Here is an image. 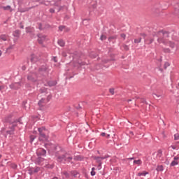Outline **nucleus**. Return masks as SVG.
<instances>
[{"instance_id": "ea45409f", "label": "nucleus", "mask_w": 179, "mask_h": 179, "mask_svg": "<svg viewBox=\"0 0 179 179\" xmlns=\"http://www.w3.org/2000/svg\"><path fill=\"white\" fill-rule=\"evenodd\" d=\"M34 139H36V137H34V136H31V142H33V141H34Z\"/></svg>"}, {"instance_id": "20e7f679", "label": "nucleus", "mask_w": 179, "mask_h": 179, "mask_svg": "<svg viewBox=\"0 0 179 179\" xmlns=\"http://www.w3.org/2000/svg\"><path fill=\"white\" fill-rule=\"evenodd\" d=\"M21 86L22 84L20 83H15L10 85V89H13V90H17V89H20Z\"/></svg>"}, {"instance_id": "423d86ee", "label": "nucleus", "mask_w": 179, "mask_h": 179, "mask_svg": "<svg viewBox=\"0 0 179 179\" xmlns=\"http://www.w3.org/2000/svg\"><path fill=\"white\" fill-rule=\"evenodd\" d=\"M62 9V6H59V5L56 4L55 6V9H53V8L50 9V13H54V12H55V10H57V12H59V10H61Z\"/></svg>"}, {"instance_id": "a19ab883", "label": "nucleus", "mask_w": 179, "mask_h": 179, "mask_svg": "<svg viewBox=\"0 0 179 179\" xmlns=\"http://www.w3.org/2000/svg\"><path fill=\"white\" fill-rule=\"evenodd\" d=\"M167 66H170V64H169V62L165 63V69L167 68Z\"/></svg>"}, {"instance_id": "864d4df0", "label": "nucleus", "mask_w": 179, "mask_h": 179, "mask_svg": "<svg viewBox=\"0 0 179 179\" xmlns=\"http://www.w3.org/2000/svg\"><path fill=\"white\" fill-rule=\"evenodd\" d=\"M96 159H100V157H96Z\"/></svg>"}, {"instance_id": "9d476101", "label": "nucleus", "mask_w": 179, "mask_h": 179, "mask_svg": "<svg viewBox=\"0 0 179 179\" xmlns=\"http://www.w3.org/2000/svg\"><path fill=\"white\" fill-rule=\"evenodd\" d=\"M47 103H48V101H47L46 99H42L39 101L38 106L39 107H44V106H45Z\"/></svg>"}, {"instance_id": "e433bc0d", "label": "nucleus", "mask_w": 179, "mask_h": 179, "mask_svg": "<svg viewBox=\"0 0 179 179\" xmlns=\"http://www.w3.org/2000/svg\"><path fill=\"white\" fill-rule=\"evenodd\" d=\"M91 176H96V171H91Z\"/></svg>"}, {"instance_id": "79ce46f5", "label": "nucleus", "mask_w": 179, "mask_h": 179, "mask_svg": "<svg viewBox=\"0 0 179 179\" xmlns=\"http://www.w3.org/2000/svg\"><path fill=\"white\" fill-rule=\"evenodd\" d=\"M52 60L54 61V62H58V61L57 60V57H53Z\"/></svg>"}, {"instance_id": "09e8293b", "label": "nucleus", "mask_w": 179, "mask_h": 179, "mask_svg": "<svg viewBox=\"0 0 179 179\" xmlns=\"http://www.w3.org/2000/svg\"><path fill=\"white\" fill-rule=\"evenodd\" d=\"M130 135H134V132L133 131H130Z\"/></svg>"}, {"instance_id": "cd10ccee", "label": "nucleus", "mask_w": 179, "mask_h": 179, "mask_svg": "<svg viewBox=\"0 0 179 179\" xmlns=\"http://www.w3.org/2000/svg\"><path fill=\"white\" fill-rule=\"evenodd\" d=\"M107 38V37L105 35H101L100 39L101 40V41L106 40Z\"/></svg>"}, {"instance_id": "f3484780", "label": "nucleus", "mask_w": 179, "mask_h": 179, "mask_svg": "<svg viewBox=\"0 0 179 179\" xmlns=\"http://www.w3.org/2000/svg\"><path fill=\"white\" fill-rule=\"evenodd\" d=\"M71 160H72V157H69L68 155H65V159L64 161L65 162H71Z\"/></svg>"}, {"instance_id": "7c9ffc66", "label": "nucleus", "mask_w": 179, "mask_h": 179, "mask_svg": "<svg viewBox=\"0 0 179 179\" xmlns=\"http://www.w3.org/2000/svg\"><path fill=\"white\" fill-rule=\"evenodd\" d=\"M109 92L110 93V94L113 95L114 94V88H110L109 90Z\"/></svg>"}, {"instance_id": "a878e982", "label": "nucleus", "mask_w": 179, "mask_h": 179, "mask_svg": "<svg viewBox=\"0 0 179 179\" xmlns=\"http://www.w3.org/2000/svg\"><path fill=\"white\" fill-rule=\"evenodd\" d=\"M157 171H163V166H158L157 167Z\"/></svg>"}, {"instance_id": "c9c22d12", "label": "nucleus", "mask_w": 179, "mask_h": 179, "mask_svg": "<svg viewBox=\"0 0 179 179\" xmlns=\"http://www.w3.org/2000/svg\"><path fill=\"white\" fill-rule=\"evenodd\" d=\"M13 47H14V45H10V46L7 48V50H13Z\"/></svg>"}, {"instance_id": "7ed1b4c3", "label": "nucleus", "mask_w": 179, "mask_h": 179, "mask_svg": "<svg viewBox=\"0 0 179 179\" xmlns=\"http://www.w3.org/2000/svg\"><path fill=\"white\" fill-rule=\"evenodd\" d=\"M27 80L29 82H37V75L36 73H29L27 76Z\"/></svg>"}, {"instance_id": "6e6d98bb", "label": "nucleus", "mask_w": 179, "mask_h": 179, "mask_svg": "<svg viewBox=\"0 0 179 179\" xmlns=\"http://www.w3.org/2000/svg\"><path fill=\"white\" fill-rule=\"evenodd\" d=\"M21 29H23V27H21Z\"/></svg>"}, {"instance_id": "bf43d9fd", "label": "nucleus", "mask_w": 179, "mask_h": 179, "mask_svg": "<svg viewBox=\"0 0 179 179\" xmlns=\"http://www.w3.org/2000/svg\"><path fill=\"white\" fill-rule=\"evenodd\" d=\"M128 101H131V100H129Z\"/></svg>"}, {"instance_id": "4be33fe9", "label": "nucleus", "mask_w": 179, "mask_h": 179, "mask_svg": "<svg viewBox=\"0 0 179 179\" xmlns=\"http://www.w3.org/2000/svg\"><path fill=\"white\" fill-rule=\"evenodd\" d=\"M49 86H55L57 85V81H50L48 83Z\"/></svg>"}, {"instance_id": "8fccbe9b", "label": "nucleus", "mask_w": 179, "mask_h": 179, "mask_svg": "<svg viewBox=\"0 0 179 179\" xmlns=\"http://www.w3.org/2000/svg\"><path fill=\"white\" fill-rule=\"evenodd\" d=\"M2 55V52L0 50V57Z\"/></svg>"}, {"instance_id": "4468645a", "label": "nucleus", "mask_w": 179, "mask_h": 179, "mask_svg": "<svg viewBox=\"0 0 179 179\" xmlns=\"http://www.w3.org/2000/svg\"><path fill=\"white\" fill-rule=\"evenodd\" d=\"M38 60V57H37V55H31V62H37Z\"/></svg>"}, {"instance_id": "72a5a7b5", "label": "nucleus", "mask_w": 179, "mask_h": 179, "mask_svg": "<svg viewBox=\"0 0 179 179\" xmlns=\"http://www.w3.org/2000/svg\"><path fill=\"white\" fill-rule=\"evenodd\" d=\"M64 29H65V27H64V26L59 27V30H60V31H62V30H64Z\"/></svg>"}, {"instance_id": "6ab92c4d", "label": "nucleus", "mask_w": 179, "mask_h": 179, "mask_svg": "<svg viewBox=\"0 0 179 179\" xmlns=\"http://www.w3.org/2000/svg\"><path fill=\"white\" fill-rule=\"evenodd\" d=\"M134 164H137V166H141V164H142V161L141 159L134 160Z\"/></svg>"}, {"instance_id": "13d9d810", "label": "nucleus", "mask_w": 179, "mask_h": 179, "mask_svg": "<svg viewBox=\"0 0 179 179\" xmlns=\"http://www.w3.org/2000/svg\"><path fill=\"white\" fill-rule=\"evenodd\" d=\"M15 167H17V166H16V165H15Z\"/></svg>"}, {"instance_id": "b1692460", "label": "nucleus", "mask_w": 179, "mask_h": 179, "mask_svg": "<svg viewBox=\"0 0 179 179\" xmlns=\"http://www.w3.org/2000/svg\"><path fill=\"white\" fill-rule=\"evenodd\" d=\"M163 51L164 52H166V53L171 52V50H170V48H163Z\"/></svg>"}, {"instance_id": "5fc2aeb1", "label": "nucleus", "mask_w": 179, "mask_h": 179, "mask_svg": "<svg viewBox=\"0 0 179 179\" xmlns=\"http://www.w3.org/2000/svg\"><path fill=\"white\" fill-rule=\"evenodd\" d=\"M101 166V164H99V166Z\"/></svg>"}, {"instance_id": "a18cd8bd", "label": "nucleus", "mask_w": 179, "mask_h": 179, "mask_svg": "<svg viewBox=\"0 0 179 179\" xmlns=\"http://www.w3.org/2000/svg\"><path fill=\"white\" fill-rule=\"evenodd\" d=\"M127 160H134V157H132V158H128Z\"/></svg>"}, {"instance_id": "dca6fc26", "label": "nucleus", "mask_w": 179, "mask_h": 179, "mask_svg": "<svg viewBox=\"0 0 179 179\" xmlns=\"http://www.w3.org/2000/svg\"><path fill=\"white\" fill-rule=\"evenodd\" d=\"M146 174H149V173H148V172H146V171H143V172H141V173H138V174H137V176H138V177H141V176H143V177H145V176H146Z\"/></svg>"}, {"instance_id": "c85d7f7f", "label": "nucleus", "mask_w": 179, "mask_h": 179, "mask_svg": "<svg viewBox=\"0 0 179 179\" xmlns=\"http://www.w3.org/2000/svg\"><path fill=\"white\" fill-rule=\"evenodd\" d=\"M174 139H175V141H178V139H179L178 134H176L174 135Z\"/></svg>"}, {"instance_id": "2f4dec72", "label": "nucleus", "mask_w": 179, "mask_h": 179, "mask_svg": "<svg viewBox=\"0 0 179 179\" xmlns=\"http://www.w3.org/2000/svg\"><path fill=\"white\" fill-rule=\"evenodd\" d=\"M171 148H172L173 150L178 149V146H177V145H173L171 146Z\"/></svg>"}, {"instance_id": "393cba45", "label": "nucleus", "mask_w": 179, "mask_h": 179, "mask_svg": "<svg viewBox=\"0 0 179 179\" xmlns=\"http://www.w3.org/2000/svg\"><path fill=\"white\" fill-rule=\"evenodd\" d=\"M45 148H47L48 149H52V148H54V145H50V144H45Z\"/></svg>"}, {"instance_id": "a211bd4d", "label": "nucleus", "mask_w": 179, "mask_h": 179, "mask_svg": "<svg viewBox=\"0 0 179 179\" xmlns=\"http://www.w3.org/2000/svg\"><path fill=\"white\" fill-rule=\"evenodd\" d=\"M0 40H3V41H6L8 40V36H6V35H1L0 36Z\"/></svg>"}, {"instance_id": "c756f323", "label": "nucleus", "mask_w": 179, "mask_h": 179, "mask_svg": "<svg viewBox=\"0 0 179 179\" xmlns=\"http://www.w3.org/2000/svg\"><path fill=\"white\" fill-rule=\"evenodd\" d=\"M142 38H139L138 39H135L134 40V43H141Z\"/></svg>"}, {"instance_id": "603ef678", "label": "nucleus", "mask_w": 179, "mask_h": 179, "mask_svg": "<svg viewBox=\"0 0 179 179\" xmlns=\"http://www.w3.org/2000/svg\"><path fill=\"white\" fill-rule=\"evenodd\" d=\"M178 89H179V83H178Z\"/></svg>"}, {"instance_id": "aec40b11", "label": "nucleus", "mask_w": 179, "mask_h": 179, "mask_svg": "<svg viewBox=\"0 0 179 179\" xmlns=\"http://www.w3.org/2000/svg\"><path fill=\"white\" fill-rule=\"evenodd\" d=\"M58 44L60 45V47H64V45H65V42L60 39L58 41Z\"/></svg>"}, {"instance_id": "0eeeda50", "label": "nucleus", "mask_w": 179, "mask_h": 179, "mask_svg": "<svg viewBox=\"0 0 179 179\" xmlns=\"http://www.w3.org/2000/svg\"><path fill=\"white\" fill-rule=\"evenodd\" d=\"M36 153H37L38 156H44L45 155V153H47V151H45V150H44L43 148H38L36 150Z\"/></svg>"}, {"instance_id": "2eb2a0df", "label": "nucleus", "mask_w": 179, "mask_h": 179, "mask_svg": "<svg viewBox=\"0 0 179 179\" xmlns=\"http://www.w3.org/2000/svg\"><path fill=\"white\" fill-rule=\"evenodd\" d=\"M1 9H3V10H10V12H12V8L10 6H2Z\"/></svg>"}, {"instance_id": "473e14b6", "label": "nucleus", "mask_w": 179, "mask_h": 179, "mask_svg": "<svg viewBox=\"0 0 179 179\" xmlns=\"http://www.w3.org/2000/svg\"><path fill=\"white\" fill-rule=\"evenodd\" d=\"M63 174H64V176H65V177L66 178H68V177H69V173H68V172H64L63 173Z\"/></svg>"}, {"instance_id": "f03ea898", "label": "nucleus", "mask_w": 179, "mask_h": 179, "mask_svg": "<svg viewBox=\"0 0 179 179\" xmlns=\"http://www.w3.org/2000/svg\"><path fill=\"white\" fill-rule=\"evenodd\" d=\"M38 131L39 132V141L42 142H45L47 139H48V137L45 136V132H47V130L45 129V127H41L38 129Z\"/></svg>"}, {"instance_id": "f257e3e1", "label": "nucleus", "mask_w": 179, "mask_h": 179, "mask_svg": "<svg viewBox=\"0 0 179 179\" xmlns=\"http://www.w3.org/2000/svg\"><path fill=\"white\" fill-rule=\"evenodd\" d=\"M158 43H162L164 45H168L171 48L176 47V43L171 41H169V32L160 31L159 33V38L157 39Z\"/></svg>"}, {"instance_id": "1a4fd4ad", "label": "nucleus", "mask_w": 179, "mask_h": 179, "mask_svg": "<svg viewBox=\"0 0 179 179\" xmlns=\"http://www.w3.org/2000/svg\"><path fill=\"white\" fill-rule=\"evenodd\" d=\"M38 41L39 44H43L44 41H45V36L44 35H38Z\"/></svg>"}, {"instance_id": "58836bf2", "label": "nucleus", "mask_w": 179, "mask_h": 179, "mask_svg": "<svg viewBox=\"0 0 179 179\" xmlns=\"http://www.w3.org/2000/svg\"><path fill=\"white\" fill-rule=\"evenodd\" d=\"M120 36H121L122 38H124V40H125V37H126L125 34H122Z\"/></svg>"}, {"instance_id": "de8ad7c7", "label": "nucleus", "mask_w": 179, "mask_h": 179, "mask_svg": "<svg viewBox=\"0 0 179 179\" xmlns=\"http://www.w3.org/2000/svg\"><path fill=\"white\" fill-rule=\"evenodd\" d=\"M95 170H96L95 168H92V171H94Z\"/></svg>"}, {"instance_id": "bb28decb", "label": "nucleus", "mask_w": 179, "mask_h": 179, "mask_svg": "<svg viewBox=\"0 0 179 179\" xmlns=\"http://www.w3.org/2000/svg\"><path fill=\"white\" fill-rule=\"evenodd\" d=\"M16 125H17V121L10 124V127H12L13 128H14V127H16Z\"/></svg>"}, {"instance_id": "f8f14e48", "label": "nucleus", "mask_w": 179, "mask_h": 179, "mask_svg": "<svg viewBox=\"0 0 179 179\" xmlns=\"http://www.w3.org/2000/svg\"><path fill=\"white\" fill-rule=\"evenodd\" d=\"M156 155V159H160L162 156H163V152L162 150H158L156 153L154 154V155Z\"/></svg>"}, {"instance_id": "f704fd0d", "label": "nucleus", "mask_w": 179, "mask_h": 179, "mask_svg": "<svg viewBox=\"0 0 179 179\" xmlns=\"http://www.w3.org/2000/svg\"><path fill=\"white\" fill-rule=\"evenodd\" d=\"M147 42L148 44H152V43H153V39H150L149 42H148V41H145Z\"/></svg>"}, {"instance_id": "4d7b16f0", "label": "nucleus", "mask_w": 179, "mask_h": 179, "mask_svg": "<svg viewBox=\"0 0 179 179\" xmlns=\"http://www.w3.org/2000/svg\"><path fill=\"white\" fill-rule=\"evenodd\" d=\"M101 159H104V157H102V158H101Z\"/></svg>"}, {"instance_id": "39448f33", "label": "nucleus", "mask_w": 179, "mask_h": 179, "mask_svg": "<svg viewBox=\"0 0 179 179\" xmlns=\"http://www.w3.org/2000/svg\"><path fill=\"white\" fill-rule=\"evenodd\" d=\"M38 171H40V168L38 167H35V168L29 167L28 169V173L30 175L34 174V173H38Z\"/></svg>"}, {"instance_id": "6e6552de", "label": "nucleus", "mask_w": 179, "mask_h": 179, "mask_svg": "<svg viewBox=\"0 0 179 179\" xmlns=\"http://www.w3.org/2000/svg\"><path fill=\"white\" fill-rule=\"evenodd\" d=\"M178 163H179V155H178L173 158V161L171 163V166L172 167H174V166H177V164H178Z\"/></svg>"}, {"instance_id": "3c124183", "label": "nucleus", "mask_w": 179, "mask_h": 179, "mask_svg": "<svg viewBox=\"0 0 179 179\" xmlns=\"http://www.w3.org/2000/svg\"><path fill=\"white\" fill-rule=\"evenodd\" d=\"M106 137L110 138V134H108Z\"/></svg>"}, {"instance_id": "ddd939ff", "label": "nucleus", "mask_w": 179, "mask_h": 179, "mask_svg": "<svg viewBox=\"0 0 179 179\" xmlns=\"http://www.w3.org/2000/svg\"><path fill=\"white\" fill-rule=\"evenodd\" d=\"M57 162H64L65 160V155H57Z\"/></svg>"}, {"instance_id": "5701e85b", "label": "nucleus", "mask_w": 179, "mask_h": 179, "mask_svg": "<svg viewBox=\"0 0 179 179\" xmlns=\"http://www.w3.org/2000/svg\"><path fill=\"white\" fill-rule=\"evenodd\" d=\"M26 31H27V33H33L34 29H31V28H30V27H27V28L26 29Z\"/></svg>"}, {"instance_id": "9b49d317", "label": "nucleus", "mask_w": 179, "mask_h": 179, "mask_svg": "<svg viewBox=\"0 0 179 179\" xmlns=\"http://www.w3.org/2000/svg\"><path fill=\"white\" fill-rule=\"evenodd\" d=\"M43 162H44V159L41 158V157H38L35 163L36 164H39L43 166Z\"/></svg>"}, {"instance_id": "49530a36", "label": "nucleus", "mask_w": 179, "mask_h": 179, "mask_svg": "<svg viewBox=\"0 0 179 179\" xmlns=\"http://www.w3.org/2000/svg\"><path fill=\"white\" fill-rule=\"evenodd\" d=\"M154 96H157V97H160L159 95H157V94H154Z\"/></svg>"}, {"instance_id": "4c0bfd02", "label": "nucleus", "mask_w": 179, "mask_h": 179, "mask_svg": "<svg viewBox=\"0 0 179 179\" xmlns=\"http://www.w3.org/2000/svg\"><path fill=\"white\" fill-rule=\"evenodd\" d=\"M5 89V85H0V91L3 90Z\"/></svg>"}, {"instance_id": "37998d69", "label": "nucleus", "mask_w": 179, "mask_h": 179, "mask_svg": "<svg viewBox=\"0 0 179 179\" xmlns=\"http://www.w3.org/2000/svg\"><path fill=\"white\" fill-rule=\"evenodd\" d=\"M101 136H106V133H101Z\"/></svg>"}, {"instance_id": "412c9836", "label": "nucleus", "mask_w": 179, "mask_h": 179, "mask_svg": "<svg viewBox=\"0 0 179 179\" xmlns=\"http://www.w3.org/2000/svg\"><path fill=\"white\" fill-rule=\"evenodd\" d=\"M20 34V31H19V30H16V31L13 33L14 37H19Z\"/></svg>"}, {"instance_id": "c03bdc74", "label": "nucleus", "mask_w": 179, "mask_h": 179, "mask_svg": "<svg viewBox=\"0 0 179 179\" xmlns=\"http://www.w3.org/2000/svg\"><path fill=\"white\" fill-rule=\"evenodd\" d=\"M78 64L79 65H85V62H83V63L79 62Z\"/></svg>"}]
</instances>
